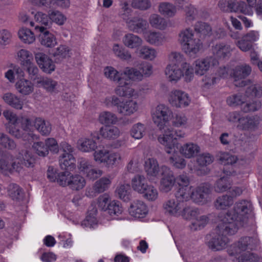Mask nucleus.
<instances>
[{
	"label": "nucleus",
	"instance_id": "1a4fd4ad",
	"mask_svg": "<svg viewBox=\"0 0 262 262\" xmlns=\"http://www.w3.org/2000/svg\"><path fill=\"white\" fill-rule=\"evenodd\" d=\"M161 178L159 189L163 192H168L173 188L176 180L172 170L165 165L161 166Z\"/></svg>",
	"mask_w": 262,
	"mask_h": 262
},
{
	"label": "nucleus",
	"instance_id": "a878e982",
	"mask_svg": "<svg viewBox=\"0 0 262 262\" xmlns=\"http://www.w3.org/2000/svg\"><path fill=\"white\" fill-rule=\"evenodd\" d=\"M212 54L214 57L224 58L230 55L232 49L231 46L225 43H219L212 47Z\"/></svg>",
	"mask_w": 262,
	"mask_h": 262
},
{
	"label": "nucleus",
	"instance_id": "412c9836",
	"mask_svg": "<svg viewBox=\"0 0 262 262\" xmlns=\"http://www.w3.org/2000/svg\"><path fill=\"white\" fill-rule=\"evenodd\" d=\"M35 60L39 68L45 73H51L55 70V64L53 61L43 53L35 54Z\"/></svg>",
	"mask_w": 262,
	"mask_h": 262
},
{
	"label": "nucleus",
	"instance_id": "ea45409f",
	"mask_svg": "<svg viewBox=\"0 0 262 262\" xmlns=\"http://www.w3.org/2000/svg\"><path fill=\"white\" fill-rule=\"evenodd\" d=\"M100 123L104 125L115 124L118 121L117 115L109 111L101 112L99 116Z\"/></svg>",
	"mask_w": 262,
	"mask_h": 262
},
{
	"label": "nucleus",
	"instance_id": "f257e3e1",
	"mask_svg": "<svg viewBox=\"0 0 262 262\" xmlns=\"http://www.w3.org/2000/svg\"><path fill=\"white\" fill-rule=\"evenodd\" d=\"M250 202L243 200L235 204L233 209L226 214H220L216 228L209 235L208 246L213 251L225 249L229 242L227 235L234 234L238 228L247 222L248 214L251 211Z\"/></svg>",
	"mask_w": 262,
	"mask_h": 262
},
{
	"label": "nucleus",
	"instance_id": "13d9d810",
	"mask_svg": "<svg viewBox=\"0 0 262 262\" xmlns=\"http://www.w3.org/2000/svg\"><path fill=\"white\" fill-rule=\"evenodd\" d=\"M123 75L132 81H141L142 75L140 71L134 68L127 67L123 71Z\"/></svg>",
	"mask_w": 262,
	"mask_h": 262
},
{
	"label": "nucleus",
	"instance_id": "69168bd1",
	"mask_svg": "<svg viewBox=\"0 0 262 262\" xmlns=\"http://www.w3.org/2000/svg\"><path fill=\"white\" fill-rule=\"evenodd\" d=\"M173 126L176 127L186 128L188 125V119L183 113H178L173 117Z\"/></svg>",
	"mask_w": 262,
	"mask_h": 262
},
{
	"label": "nucleus",
	"instance_id": "7c9ffc66",
	"mask_svg": "<svg viewBox=\"0 0 262 262\" xmlns=\"http://www.w3.org/2000/svg\"><path fill=\"white\" fill-rule=\"evenodd\" d=\"M15 88L18 92L23 95H29L32 93L34 90V84L26 79L18 80L15 84Z\"/></svg>",
	"mask_w": 262,
	"mask_h": 262
},
{
	"label": "nucleus",
	"instance_id": "4468645a",
	"mask_svg": "<svg viewBox=\"0 0 262 262\" xmlns=\"http://www.w3.org/2000/svg\"><path fill=\"white\" fill-rule=\"evenodd\" d=\"M78 169L80 172L90 180H94L100 177L103 172L101 170L95 168L89 160L81 158L78 162Z\"/></svg>",
	"mask_w": 262,
	"mask_h": 262
},
{
	"label": "nucleus",
	"instance_id": "774afa93",
	"mask_svg": "<svg viewBox=\"0 0 262 262\" xmlns=\"http://www.w3.org/2000/svg\"><path fill=\"white\" fill-rule=\"evenodd\" d=\"M109 154V150L102 148L95 150L93 154L94 160L99 164H103L105 166Z\"/></svg>",
	"mask_w": 262,
	"mask_h": 262
},
{
	"label": "nucleus",
	"instance_id": "9b49d317",
	"mask_svg": "<svg viewBox=\"0 0 262 262\" xmlns=\"http://www.w3.org/2000/svg\"><path fill=\"white\" fill-rule=\"evenodd\" d=\"M117 83V86L114 91L116 94L120 97L137 98L141 95L142 90H135L129 86L127 79L123 78Z\"/></svg>",
	"mask_w": 262,
	"mask_h": 262
},
{
	"label": "nucleus",
	"instance_id": "58836bf2",
	"mask_svg": "<svg viewBox=\"0 0 262 262\" xmlns=\"http://www.w3.org/2000/svg\"><path fill=\"white\" fill-rule=\"evenodd\" d=\"M85 179L78 174H72L69 187L73 190L78 191L82 189L85 186Z\"/></svg>",
	"mask_w": 262,
	"mask_h": 262
},
{
	"label": "nucleus",
	"instance_id": "bb28decb",
	"mask_svg": "<svg viewBox=\"0 0 262 262\" xmlns=\"http://www.w3.org/2000/svg\"><path fill=\"white\" fill-rule=\"evenodd\" d=\"M165 75L170 82H176L182 77L181 66L168 64L165 70Z\"/></svg>",
	"mask_w": 262,
	"mask_h": 262
},
{
	"label": "nucleus",
	"instance_id": "680f3d73",
	"mask_svg": "<svg viewBox=\"0 0 262 262\" xmlns=\"http://www.w3.org/2000/svg\"><path fill=\"white\" fill-rule=\"evenodd\" d=\"M209 217L207 215H198L192 221L190 228L192 230H198L203 228L209 222Z\"/></svg>",
	"mask_w": 262,
	"mask_h": 262
},
{
	"label": "nucleus",
	"instance_id": "37998d69",
	"mask_svg": "<svg viewBox=\"0 0 262 262\" xmlns=\"http://www.w3.org/2000/svg\"><path fill=\"white\" fill-rule=\"evenodd\" d=\"M146 129L144 124L139 122L132 126L129 131V134L135 139L139 140L145 135Z\"/></svg>",
	"mask_w": 262,
	"mask_h": 262
},
{
	"label": "nucleus",
	"instance_id": "0eeeda50",
	"mask_svg": "<svg viewBox=\"0 0 262 262\" xmlns=\"http://www.w3.org/2000/svg\"><path fill=\"white\" fill-rule=\"evenodd\" d=\"M168 100L169 103L177 108L188 106L191 99L188 94L179 90H173L169 94Z\"/></svg>",
	"mask_w": 262,
	"mask_h": 262
},
{
	"label": "nucleus",
	"instance_id": "a18cd8bd",
	"mask_svg": "<svg viewBox=\"0 0 262 262\" xmlns=\"http://www.w3.org/2000/svg\"><path fill=\"white\" fill-rule=\"evenodd\" d=\"M139 56L144 59L152 60L157 55L156 49L148 46H143L138 50Z\"/></svg>",
	"mask_w": 262,
	"mask_h": 262
},
{
	"label": "nucleus",
	"instance_id": "ddd939ff",
	"mask_svg": "<svg viewBox=\"0 0 262 262\" xmlns=\"http://www.w3.org/2000/svg\"><path fill=\"white\" fill-rule=\"evenodd\" d=\"M158 141L164 147L167 154H173L177 149V142L174 140L173 132L169 128L164 131V134L159 136Z\"/></svg>",
	"mask_w": 262,
	"mask_h": 262
},
{
	"label": "nucleus",
	"instance_id": "7ed1b4c3",
	"mask_svg": "<svg viewBox=\"0 0 262 262\" xmlns=\"http://www.w3.org/2000/svg\"><path fill=\"white\" fill-rule=\"evenodd\" d=\"M256 241L250 237H242L237 243L232 245L228 249V254L235 256L238 262H258L260 257L249 251L255 247Z\"/></svg>",
	"mask_w": 262,
	"mask_h": 262
},
{
	"label": "nucleus",
	"instance_id": "c85d7f7f",
	"mask_svg": "<svg viewBox=\"0 0 262 262\" xmlns=\"http://www.w3.org/2000/svg\"><path fill=\"white\" fill-rule=\"evenodd\" d=\"M36 84L42 87L49 93H56L57 91L58 83L57 81L47 77H39L36 79Z\"/></svg>",
	"mask_w": 262,
	"mask_h": 262
},
{
	"label": "nucleus",
	"instance_id": "b1692460",
	"mask_svg": "<svg viewBox=\"0 0 262 262\" xmlns=\"http://www.w3.org/2000/svg\"><path fill=\"white\" fill-rule=\"evenodd\" d=\"M33 21H29V25L34 27L36 32V26L37 27H43L45 29H48L51 26V23L50 21L49 13L48 14L42 12H37L34 15Z\"/></svg>",
	"mask_w": 262,
	"mask_h": 262
},
{
	"label": "nucleus",
	"instance_id": "a19ab883",
	"mask_svg": "<svg viewBox=\"0 0 262 262\" xmlns=\"http://www.w3.org/2000/svg\"><path fill=\"white\" fill-rule=\"evenodd\" d=\"M151 26L159 30H164L167 26L166 20L157 14H152L149 17Z\"/></svg>",
	"mask_w": 262,
	"mask_h": 262
},
{
	"label": "nucleus",
	"instance_id": "3c124183",
	"mask_svg": "<svg viewBox=\"0 0 262 262\" xmlns=\"http://www.w3.org/2000/svg\"><path fill=\"white\" fill-rule=\"evenodd\" d=\"M49 17L51 24L54 23L59 26L63 25L67 20L66 16L58 10H50Z\"/></svg>",
	"mask_w": 262,
	"mask_h": 262
},
{
	"label": "nucleus",
	"instance_id": "5fc2aeb1",
	"mask_svg": "<svg viewBox=\"0 0 262 262\" xmlns=\"http://www.w3.org/2000/svg\"><path fill=\"white\" fill-rule=\"evenodd\" d=\"M199 215H200V212L198 209L186 206L185 204L184 209L180 216H182L185 220L191 221L192 222Z\"/></svg>",
	"mask_w": 262,
	"mask_h": 262
},
{
	"label": "nucleus",
	"instance_id": "f3484780",
	"mask_svg": "<svg viewBox=\"0 0 262 262\" xmlns=\"http://www.w3.org/2000/svg\"><path fill=\"white\" fill-rule=\"evenodd\" d=\"M260 123L259 117L255 116H243L239 124H237V128L243 131L254 132L258 128Z\"/></svg>",
	"mask_w": 262,
	"mask_h": 262
},
{
	"label": "nucleus",
	"instance_id": "9d476101",
	"mask_svg": "<svg viewBox=\"0 0 262 262\" xmlns=\"http://www.w3.org/2000/svg\"><path fill=\"white\" fill-rule=\"evenodd\" d=\"M219 6L221 9L224 11L240 12L245 14L251 15L252 9L248 7L244 2H237L236 0H228L220 2Z\"/></svg>",
	"mask_w": 262,
	"mask_h": 262
},
{
	"label": "nucleus",
	"instance_id": "6e6552de",
	"mask_svg": "<svg viewBox=\"0 0 262 262\" xmlns=\"http://www.w3.org/2000/svg\"><path fill=\"white\" fill-rule=\"evenodd\" d=\"M211 186L209 184H202L193 190L192 200L199 204H205L211 201Z\"/></svg>",
	"mask_w": 262,
	"mask_h": 262
},
{
	"label": "nucleus",
	"instance_id": "49530a36",
	"mask_svg": "<svg viewBox=\"0 0 262 262\" xmlns=\"http://www.w3.org/2000/svg\"><path fill=\"white\" fill-rule=\"evenodd\" d=\"M158 10L162 15L167 17H172L177 12L176 7L173 5L166 2L160 3Z\"/></svg>",
	"mask_w": 262,
	"mask_h": 262
},
{
	"label": "nucleus",
	"instance_id": "6e6d98bb",
	"mask_svg": "<svg viewBox=\"0 0 262 262\" xmlns=\"http://www.w3.org/2000/svg\"><path fill=\"white\" fill-rule=\"evenodd\" d=\"M111 183L110 177H103L95 182L94 189L97 192H103L110 187Z\"/></svg>",
	"mask_w": 262,
	"mask_h": 262
},
{
	"label": "nucleus",
	"instance_id": "a211bd4d",
	"mask_svg": "<svg viewBox=\"0 0 262 262\" xmlns=\"http://www.w3.org/2000/svg\"><path fill=\"white\" fill-rule=\"evenodd\" d=\"M144 169L148 179L151 181L161 174V166L157 160L154 158L147 159L144 164Z\"/></svg>",
	"mask_w": 262,
	"mask_h": 262
},
{
	"label": "nucleus",
	"instance_id": "8fccbe9b",
	"mask_svg": "<svg viewBox=\"0 0 262 262\" xmlns=\"http://www.w3.org/2000/svg\"><path fill=\"white\" fill-rule=\"evenodd\" d=\"M19 39L25 43H32L35 40L34 33L30 29L23 28L18 32Z\"/></svg>",
	"mask_w": 262,
	"mask_h": 262
},
{
	"label": "nucleus",
	"instance_id": "e2e57ef3",
	"mask_svg": "<svg viewBox=\"0 0 262 262\" xmlns=\"http://www.w3.org/2000/svg\"><path fill=\"white\" fill-rule=\"evenodd\" d=\"M106 211L111 216L115 218L116 216H118L122 213L123 208L119 202L112 201L110 202L108 207Z\"/></svg>",
	"mask_w": 262,
	"mask_h": 262
},
{
	"label": "nucleus",
	"instance_id": "de8ad7c7",
	"mask_svg": "<svg viewBox=\"0 0 262 262\" xmlns=\"http://www.w3.org/2000/svg\"><path fill=\"white\" fill-rule=\"evenodd\" d=\"M75 159L73 155H63L59 158V164L61 169L71 170L75 167Z\"/></svg>",
	"mask_w": 262,
	"mask_h": 262
},
{
	"label": "nucleus",
	"instance_id": "dca6fc26",
	"mask_svg": "<svg viewBox=\"0 0 262 262\" xmlns=\"http://www.w3.org/2000/svg\"><path fill=\"white\" fill-rule=\"evenodd\" d=\"M127 28L136 33H143L148 27V24L146 19L140 16H135L125 19Z\"/></svg>",
	"mask_w": 262,
	"mask_h": 262
},
{
	"label": "nucleus",
	"instance_id": "f704fd0d",
	"mask_svg": "<svg viewBox=\"0 0 262 262\" xmlns=\"http://www.w3.org/2000/svg\"><path fill=\"white\" fill-rule=\"evenodd\" d=\"M34 126L42 136L49 135L52 130L51 123L49 121H46L40 118H37L35 119Z\"/></svg>",
	"mask_w": 262,
	"mask_h": 262
},
{
	"label": "nucleus",
	"instance_id": "4be33fe9",
	"mask_svg": "<svg viewBox=\"0 0 262 262\" xmlns=\"http://www.w3.org/2000/svg\"><path fill=\"white\" fill-rule=\"evenodd\" d=\"M148 211L145 203L140 200H136L130 204L129 208V214L136 218H143L146 216Z\"/></svg>",
	"mask_w": 262,
	"mask_h": 262
},
{
	"label": "nucleus",
	"instance_id": "393cba45",
	"mask_svg": "<svg viewBox=\"0 0 262 262\" xmlns=\"http://www.w3.org/2000/svg\"><path fill=\"white\" fill-rule=\"evenodd\" d=\"M97 147V143L93 139L82 137L77 141V148L82 152H90L95 151Z\"/></svg>",
	"mask_w": 262,
	"mask_h": 262
},
{
	"label": "nucleus",
	"instance_id": "423d86ee",
	"mask_svg": "<svg viewBox=\"0 0 262 262\" xmlns=\"http://www.w3.org/2000/svg\"><path fill=\"white\" fill-rule=\"evenodd\" d=\"M219 61L216 57L209 56L205 58L198 59L193 63L194 73L196 75L203 76L209 70L218 66Z\"/></svg>",
	"mask_w": 262,
	"mask_h": 262
},
{
	"label": "nucleus",
	"instance_id": "c756f323",
	"mask_svg": "<svg viewBox=\"0 0 262 262\" xmlns=\"http://www.w3.org/2000/svg\"><path fill=\"white\" fill-rule=\"evenodd\" d=\"M122 42L125 46L129 49H137L142 45L143 40L139 36L129 33L124 36Z\"/></svg>",
	"mask_w": 262,
	"mask_h": 262
},
{
	"label": "nucleus",
	"instance_id": "473e14b6",
	"mask_svg": "<svg viewBox=\"0 0 262 262\" xmlns=\"http://www.w3.org/2000/svg\"><path fill=\"white\" fill-rule=\"evenodd\" d=\"M200 147L196 144L189 142L183 144L180 148V153L186 158L195 157L199 152Z\"/></svg>",
	"mask_w": 262,
	"mask_h": 262
},
{
	"label": "nucleus",
	"instance_id": "cd10ccee",
	"mask_svg": "<svg viewBox=\"0 0 262 262\" xmlns=\"http://www.w3.org/2000/svg\"><path fill=\"white\" fill-rule=\"evenodd\" d=\"M147 179L142 174H136L132 179L131 186L133 189L136 192L141 194L147 187Z\"/></svg>",
	"mask_w": 262,
	"mask_h": 262
},
{
	"label": "nucleus",
	"instance_id": "0e129e2a",
	"mask_svg": "<svg viewBox=\"0 0 262 262\" xmlns=\"http://www.w3.org/2000/svg\"><path fill=\"white\" fill-rule=\"evenodd\" d=\"M143 191L140 194L144 199L149 201H154L158 197V191L157 188L152 185L148 184Z\"/></svg>",
	"mask_w": 262,
	"mask_h": 262
},
{
	"label": "nucleus",
	"instance_id": "2f4dec72",
	"mask_svg": "<svg viewBox=\"0 0 262 262\" xmlns=\"http://www.w3.org/2000/svg\"><path fill=\"white\" fill-rule=\"evenodd\" d=\"M8 196L13 201L20 202L24 199L25 193L23 189L17 184H10L7 187Z\"/></svg>",
	"mask_w": 262,
	"mask_h": 262
},
{
	"label": "nucleus",
	"instance_id": "f03ea898",
	"mask_svg": "<svg viewBox=\"0 0 262 262\" xmlns=\"http://www.w3.org/2000/svg\"><path fill=\"white\" fill-rule=\"evenodd\" d=\"M34 161V158L28 150L21 151L15 159L11 155H4L0 158V169L4 172H12L15 171L20 172L23 166L33 167Z\"/></svg>",
	"mask_w": 262,
	"mask_h": 262
},
{
	"label": "nucleus",
	"instance_id": "052dcab7",
	"mask_svg": "<svg viewBox=\"0 0 262 262\" xmlns=\"http://www.w3.org/2000/svg\"><path fill=\"white\" fill-rule=\"evenodd\" d=\"M168 155L169 163L173 166L179 169H183L186 166L185 160L178 154L177 150L175 154Z\"/></svg>",
	"mask_w": 262,
	"mask_h": 262
},
{
	"label": "nucleus",
	"instance_id": "aec40b11",
	"mask_svg": "<svg viewBox=\"0 0 262 262\" xmlns=\"http://www.w3.org/2000/svg\"><path fill=\"white\" fill-rule=\"evenodd\" d=\"M138 102L133 99H126L120 102L118 106V113L123 116H131L139 110Z\"/></svg>",
	"mask_w": 262,
	"mask_h": 262
},
{
	"label": "nucleus",
	"instance_id": "864d4df0",
	"mask_svg": "<svg viewBox=\"0 0 262 262\" xmlns=\"http://www.w3.org/2000/svg\"><path fill=\"white\" fill-rule=\"evenodd\" d=\"M231 183L227 177H222L219 179L214 186V190L219 193H222L230 188Z\"/></svg>",
	"mask_w": 262,
	"mask_h": 262
},
{
	"label": "nucleus",
	"instance_id": "39448f33",
	"mask_svg": "<svg viewBox=\"0 0 262 262\" xmlns=\"http://www.w3.org/2000/svg\"><path fill=\"white\" fill-rule=\"evenodd\" d=\"M151 116L154 123L160 129H162L171 120L172 112L167 105L160 104L152 110Z\"/></svg>",
	"mask_w": 262,
	"mask_h": 262
},
{
	"label": "nucleus",
	"instance_id": "338daca9",
	"mask_svg": "<svg viewBox=\"0 0 262 262\" xmlns=\"http://www.w3.org/2000/svg\"><path fill=\"white\" fill-rule=\"evenodd\" d=\"M194 30L202 36H210L212 29L209 25L206 23L198 21L194 26Z\"/></svg>",
	"mask_w": 262,
	"mask_h": 262
},
{
	"label": "nucleus",
	"instance_id": "20e7f679",
	"mask_svg": "<svg viewBox=\"0 0 262 262\" xmlns=\"http://www.w3.org/2000/svg\"><path fill=\"white\" fill-rule=\"evenodd\" d=\"M178 41L183 51L190 56L195 55L202 47L201 40L194 37L193 30L189 28L180 31Z\"/></svg>",
	"mask_w": 262,
	"mask_h": 262
},
{
	"label": "nucleus",
	"instance_id": "6ab92c4d",
	"mask_svg": "<svg viewBox=\"0 0 262 262\" xmlns=\"http://www.w3.org/2000/svg\"><path fill=\"white\" fill-rule=\"evenodd\" d=\"M36 27V32L40 33L39 38L41 45L47 48H52L56 45L57 40L54 34L43 27Z\"/></svg>",
	"mask_w": 262,
	"mask_h": 262
},
{
	"label": "nucleus",
	"instance_id": "72a5a7b5",
	"mask_svg": "<svg viewBox=\"0 0 262 262\" xmlns=\"http://www.w3.org/2000/svg\"><path fill=\"white\" fill-rule=\"evenodd\" d=\"M3 99L7 104L17 109L21 110L24 102L20 97L11 93H6L3 96Z\"/></svg>",
	"mask_w": 262,
	"mask_h": 262
},
{
	"label": "nucleus",
	"instance_id": "5701e85b",
	"mask_svg": "<svg viewBox=\"0 0 262 262\" xmlns=\"http://www.w3.org/2000/svg\"><path fill=\"white\" fill-rule=\"evenodd\" d=\"M145 41L150 45L155 46H162L166 41L165 35L158 31H146L144 34Z\"/></svg>",
	"mask_w": 262,
	"mask_h": 262
},
{
	"label": "nucleus",
	"instance_id": "09e8293b",
	"mask_svg": "<svg viewBox=\"0 0 262 262\" xmlns=\"http://www.w3.org/2000/svg\"><path fill=\"white\" fill-rule=\"evenodd\" d=\"M9 133L17 138L22 137L24 140L28 141L29 142H31L37 139V136L32 133L22 134L20 130L15 127V126L10 128Z\"/></svg>",
	"mask_w": 262,
	"mask_h": 262
},
{
	"label": "nucleus",
	"instance_id": "2eb2a0df",
	"mask_svg": "<svg viewBox=\"0 0 262 262\" xmlns=\"http://www.w3.org/2000/svg\"><path fill=\"white\" fill-rule=\"evenodd\" d=\"M185 203L179 200L177 198L170 199L165 201L163 205L166 213L173 216H180L184 209Z\"/></svg>",
	"mask_w": 262,
	"mask_h": 262
},
{
	"label": "nucleus",
	"instance_id": "e433bc0d",
	"mask_svg": "<svg viewBox=\"0 0 262 262\" xmlns=\"http://www.w3.org/2000/svg\"><path fill=\"white\" fill-rule=\"evenodd\" d=\"M100 133L103 138L110 140L117 139L121 134L119 128L115 126L102 127L100 129Z\"/></svg>",
	"mask_w": 262,
	"mask_h": 262
},
{
	"label": "nucleus",
	"instance_id": "4d7b16f0",
	"mask_svg": "<svg viewBox=\"0 0 262 262\" xmlns=\"http://www.w3.org/2000/svg\"><path fill=\"white\" fill-rule=\"evenodd\" d=\"M181 68L182 77L184 78L186 82H190L194 77V67L185 62L181 63Z\"/></svg>",
	"mask_w": 262,
	"mask_h": 262
},
{
	"label": "nucleus",
	"instance_id": "603ef678",
	"mask_svg": "<svg viewBox=\"0 0 262 262\" xmlns=\"http://www.w3.org/2000/svg\"><path fill=\"white\" fill-rule=\"evenodd\" d=\"M113 52L116 57L123 60H128L132 58V55L129 51L119 44L114 45Z\"/></svg>",
	"mask_w": 262,
	"mask_h": 262
},
{
	"label": "nucleus",
	"instance_id": "79ce46f5",
	"mask_svg": "<svg viewBox=\"0 0 262 262\" xmlns=\"http://www.w3.org/2000/svg\"><path fill=\"white\" fill-rule=\"evenodd\" d=\"M123 158L119 152H110L107 157L105 166L113 168L117 166L122 162Z\"/></svg>",
	"mask_w": 262,
	"mask_h": 262
},
{
	"label": "nucleus",
	"instance_id": "c9c22d12",
	"mask_svg": "<svg viewBox=\"0 0 262 262\" xmlns=\"http://www.w3.org/2000/svg\"><path fill=\"white\" fill-rule=\"evenodd\" d=\"M233 202V197L225 194L217 198L214 202V206L217 210H224L232 206Z\"/></svg>",
	"mask_w": 262,
	"mask_h": 262
},
{
	"label": "nucleus",
	"instance_id": "4c0bfd02",
	"mask_svg": "<svg viewBox=\"0 0 262 262\" xmlns=\"http://www.w3.org/2000/svg\"><path fill=\"white\" fill-rule=\"evenodd\" d=\"M103 74L106 78L115 83L120 81V80L123 78V72H119L111 66L105 67L103 69Z\"/></svg>",
	"mask_w": 262,
	"mask_h": 262
},
{
	"label": "nucleus",
	"instance_id": "bf43d9fd",
	"mask_svg": "<svg viewBox=\"0 0 262 262\" xmlns=\"http://www.w3.org/2000/svg\"><path fill=\"white\" fill-rule=\"evenodd\" d=\"M17 58L20 64L24 66L33 61V54L26 49H20L17 52Z\"/></svg>",
	"mask_w": 262,
	"mask_h": 262
},
{
	"label": "nucleus",
	"instance_id": "c03bdc74",
	"mask_svg": "<svg viewBox=\"0 0 262 262\" xmlns=\"http://www.w3.org/2000/svg\"><path fill=\"white\" fill-rule=\"evenodd\" d=\"M192 193L193 190L192 189L191 186L181 187L176 193V198L185 203L190 199H192Z\"/></svg>",
	"mask_w": 262,
	"mask_h": 262
},
{
	"label": "nucleus",
	"instance_id": "f8f14e48",
	"mask_svg": "<svg viewBox=\"0 0 262 262\" xmlns=\"http://www.w3.org/2000/svg\"><path fill=\"white\" fill-rule=\"evenodd\" d=\"M252 69L251 67L247 64H242L237 66L233 69L231 76L233 78L235 85L236 86H244L246 85L245 78L248 76Z\"/></svg>",
	"mask_w": 262,
	"mask_h": 262
}]
</instances>
